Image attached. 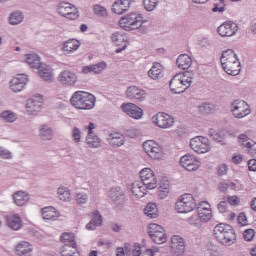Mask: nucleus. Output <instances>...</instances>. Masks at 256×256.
<instances>
[{
  "label": "nucleus",
  "mask_w": 256,
  "mask_h": 256,
  "mask_svg": "<svg viewBox=\"0 0 256 256\" xmlns=\"http://www.w3.org/2000/svg\"><path fill=\"white\" fill-rule=\"evenodd\" d=\"M220 63L227 75L235 77L241 73V62L232 49L224 51L220 57Z\"/></svg>",
  "instance_id": "nucleus-1"
},
{
  "label": "nucleus",
  "mask_w": 256,
  "mask_h": 256,
  "mask_svg": "<svg viewBox=\"0 0 256 256\" xmlns=\"http://www.w3.org/2000/svg\"><path fill=\"white\" fill-rule=\"evenodd\" d=\"M215 239L220 243V245H224V247H231V245H235L237 241V236L235 235V230L233 227L228 224H217L213 230Z\"/></svg>",
  "instance_id": "nucleus-2"
},
{
  "label": "nucleus",
  "mask_w": 256,
  "mask_h": 256,
  "mask_svg": "<svg viewBox=\"0 0 256 256\" xmlns=\"http://www.w3.org/2000/svg\"><path fill=\"white\" fill-rule=\"evenodd\" d=\"M191 83H193V73H178L170 80L169 87L172 93L181 95V93H185L191 87Z\"/></svg>",
  "instance_id": "nucleus-3"
},
{
  "label": "nucleus",
  "mask_w": 256,
  "mask_h": 256,
  "mask_svg": "<svg viewBox=\"0 0 256 256\" xmlns=\"http://www.w3.org/2000/svg\"><path fill=\"white\" fill-rule=\"evenodd\" d=\"M119 23L125 31H135V29L143 27L144 21L142 15L131 13L121 18Z\"/></svg>",
  "instance_id": "nucleus-4"
},
{
  "label": "nucleus",
  "mask_w": 256,
  "mask_h": 256,
  "mask_svg": "<svg viewBox=\"0 0 256 256\" xmlns=\"http://www.w3.org/2000/svg\"><path fill=\"white\" fill-rule=\"evenodd\" d=\"M197 208V202L191 194H183L175 203L177 213H191Z\"/></svg>",
  "instance_id": "nucleus-5"
},
{
  "label": "nucleus",
  "mask_w": 256,
  "mask_h": 256,
  "mask_svg": "<svg viewBox=\"0 0 256 256\" xmlns=\"http://www.w3.org/2000/svg\"><path fill=\"white\" fill-rule=\"evenodd\" d=\"M148 235H150V239H152L153 243H156L157 245L167 243V233H165V228L159 224H149Z\"/></svg>",
  "instance_id": "nucleus-6"
},
{
  "label": "nucleus",
  "mask_w": 256,
  "mask_h": 256,
  "mask_svg": "<svg viewBox=\"0 0 256 256\" xmlns=\"http://www.w3.org/2000/svg\"><path fill=\"white\" fill-rule=\"evenodd\" d=\"M231 112L236 119H243L251 115V107L244 100L236 99L231 103Z\"/></svg>",
  "instance_id": "nucleus-7"
},
{
  "label": "nucleus",
  "mask_w": 256,
  "mask_h": 256,
  "mask_svg": "<svg viewBox=\"0 0 256 256\" xmlns=\"http://www.w3.org/2000/svg\"><path fill=\"white\" fill-rule=\"evenodd\" d=\"M190 147L192 151L199 155L209 153L211 151V144L209 139L203 136H196L190 140Z\"/></svg>",
  "instance_id": "nucleus-8"
},
{
  "label": "nucleus",
  "mask_w": 256,
  "mask_h": 256,
  "mask_svg": "<svg viewBox=\"0 0 256 256\" xmlns=\"http://www.w3.org/2000/svg\"><path fill=\"white\" fill-rule=\"evenodd\" d=\"M180 165L186 171L193 173L195 171H198V169H201V160L199 159V157L188 153L180 158Z\"/></svg>",
  "instance_id": "nucleus-9"
},
{
  "label": "nucleus",
  "mask_w": 256,
  "mask_h": 256,
  "mask_svg": "<svg viewBox=\"0 0 256 256\" xmlns=\"http://www.w3.org/2000/svg\"><path fill=\"white\" fill-rule=\"evenodd\" d=\"M141 183H143L146 189L153 190L157 189V176H155V172L151 170V168H144L139 173Z\"/></svg>",
  "instance_id": "nucleus-10"
},
{
  "label": "nucleus",
  "mask_w": 256,
  "mask_h": 256,
  "mask_svg": "<svg viewBox=\"0 0 256 256\" xmlns=\"http://www.w3.org/2000/svg\"><path fill=\"white\" fill-rule=\"evenodd\" d=\"M143 149L151 159L159 161L163 157V148L153 140H147L144 142Z\"/></svg>",
  "instance_id": "nucleus-11"
},
{
  "label": "nucleus",
  "mask_w": 256,
  "mask_h": 256,
  "mask_svg": "<svg viewBox=\"0 0 256 256\" xmlns=\"http://www.w3.org/2000/svg\"><path fill=\"white\" fill-rule=\"evenodd\" d=\"M152 123L160 129H169L175 123V119L164 112H159L152 117Z\"/></svg>",
  "instance_id": "nucleus-12"
},
{
  "label": "nucleus",
  "mask_w": 256,
  "mask_h": 256,
  "mask_svg": "<svg viewBox=\"0 0 256 256\" xmlns=\"http://www.w3.org/2000/svg\"><path fill=\"white\" fill-rule=\"evenodd\" d=\"M198 217L202 223H209L213 219V210L211 204L207 201H201L197 206Z\"/></svg>",
  "instance_id": "nucleus-13"
},
{
  "label": "nucleus",
  "mask_w": 256,
  "mask_h": 256,
  "mask_svg": "<svg viewBox=\"0 0 256 256\" xmlns=\"http://www.w3.org/2000/svg\"><path fill=\"white\" fill-rule=\"evenodd\" d=\"M238 31L239 25L233 21H226L217 28L220 37H233Z\"/></svg>",
  "instance_id": "nucleus-14"
},
{
  "label": "nucleus",
  "mask_w": 256,
  "mask_h": 256,
  "mask_svg": "<svg viewBox=\"0 0 256 256\" xmlns=\"http://www.w3.org/2000/svg\"><path fill=\"white\" fill-rule=\"evenodd\" d=\"M108 197L110 201L115 205V207H118L121 209L123 205H125V191L121 189V187H114L108 192Z\"/></svg>",
  "instance_id": "nucleus-15"
},
{
  "label": "nucleus",
  "mask_w": 256,
  "mask_h": 256,
  "mask_svg": "<svg viewBox=\"0 0 256 256\" xmlns=\"http://www.w3.org/2000/svg\"><path fill=\"white\" fill-rule=\"evenodd\" d=\"M43 107V96L40 94L26 101V110L28 115H36Z\"/></svg>",
  "instance_id": "nucleus-16"
},
{
  "label": "nucleus",
  "mask_w": 256,
  "mask_h": 256,
  "mask_svg": "<svg viewBox=\"0 0 256 256\" xmlns=\"http://www.w3.org/2000/svg\"><path fill=\"white\" fill-rule=\"evenodd\" d=\"M126 97L130 101H136L137 103L143 102L147 97V92L137 86H130L126 90Z\"/></svg>",
  "instance_id": "nucleus-17"
},
{
  "label": "nucleus",
  "mask_w": 256,
  "mask_h": 256,
  "mask_svg": "<svg viewBox=\"0 0 256 256\" xmlns=\"http://www.w3.org/2000/svg\"><path fill=\"white\" fill-rule=\"evenodd\" d=\"M29 83V78L25 74H18L10 81V89L13 93H21L25 89V85Z\"/></svg>",
  "instance_id": "nucleus-18"
},
{
  "label": "nucleus",
  "mask_w": 256,
  "mask_h": 256,
  "mask_svg": "<svg viewBox=\"0 0 256 256\" xmlns=\"http://www.w3.org/2000/svg\"><path fill=\"white\" fill-rule=\"evenodd\" d=\"M121 109L128 117L139 120L143 117V109L134 103L122 104Z\"/></svg>",
  "instance_id": "nucleus-19"
},
{
  "label": "nucleus",
  "mask_w": 256,
  "mask_h": 256,
  "mask_svg": "<svg viewBox=\"0 0 256 256\" xmlns=\"http://www.w3.org/2000/svg\"><path fill=\"white\" fill-rule=\"evenodd\" d=\"M170 247L174 255L183 256L185 253V239L179 235L172 236Z\"/></svg>",
  "instance_id": "nucleus-20"
},
{
  "label": "nucleus",
  "mask_w": 256,
  "mask_h": 256,
  "mask_svg": "<svg viewBox=\"0 0 256 256\" xmlns=\"http://www.w3.org/2000/svg\"><path fill=\"white\" fill-rule=\"evenodd\" d=\"M91 220L86 224L87 231H97L103 225V215L99 210H94L90 214Z\"/></svg>",
  "instance_id": "nucleus-21"
},
{
  "label": "nucleus",
  "mask_w": 256,
  "mask_h": 256,
  "mask_svg": "<svg viewBox=\"0 0 256 256\" xmlns=\"http://www.w3.org/2000/svg\"><path fill=\"white\" fill-rule=\"evenodd\" d=\"M133 0H116L112 6V11L116 15H123L131 8Z\"/></svg>",
  "instance_id": "nucleus-22"
},
{
  "label": "nucleus",
  "mask_w": 256,
  "mask_h": 256,
  "mask_svg": "<svg viewBox=\"0 0 256 256\" xmlns=\"http://www.w3.org/2000/svg\"><path fill=\"white\" fill-rule=\"evenodd\" d=\"M105 69H107V62L101 61V62H98L97 64L84 66L82 68V73H85V74L94 73L95 75H99V74L103 73V71H105Z\"/></svg>",
  "instance_id": "nucleus-23"
},
{
  "label": "nucleus",
  "mask_w": 256,
  "mask_h": 256,
  "mask_svg": "<svg viewBox=\"0 0 256 256\" xmlns=\"http://www.w3.org/2000/svg\"><path fill=\"white\" fill-rule=\"evenodd\" d=\"M107 141L111 147H122L125 145V136L119 132H112L107 136Z\"/></svg>",
  "instance_id": "nucleus-24"
},
{
  "label": "nucleus",
  "mask_w": 256,
  "mask_h": 256,
  "mask_svg": "<svg viewBox=\"0 0 256 256\" xmlns=\"http://www.w3.org/2000/svg\"><path fill=\"white\" fill-rule=\"evenodd\" d=\"M41 215L44 221H56L60 217L59 211L53 206H47L41 209Z\"/></svg>",
  "instance_id": "nucleus-25"
},
{
  "label": "nucleus",
  "mask_w": 256,
  "mask_h": 256,
  "mask_svg": "<svg viewBox=\"0 0 256 256\" xmlns=\"http://www.w3.org/2000/svg\"><path fill=\"white\" fill-rule=\"evenodd\" d=\"M147 187L141 181H136L132 183L131 193L136 197V199L143 198L144 195H147Z\"/></svg>",
  "instance_id": "nucleus-26"
},
{
  "label": "nucleus",
  "mask_w": 256,
  "mask_h": 256,
  "mask_svg": "<svg viewBox=\"0 0 256 256\" xmlns=\"http://www.w3.org/2000/svg\"><path fill=\"white\" fill-rule=\"evenodd\" d=\"M86 144L90 149H99L101 147V138L93 132V129L88 130V134L86 136Z\"/></svg>",
  "instance_id": "nucleus-27"
},
{
  "label": "nucleus",
  "mask_w": 256,
  "mask_h": 256,
  "mask_svg": "<svg viewBox=\"0 0 256 256\" xmlns=\"http://www.w3.org/2000/svg\"><path fill=\"white\" fill-rule=\"evenodd\" d=\"M97 101V98H95V95L84 92V99L82 100V105L80 106V110L83 111H89L95 107V103Z\"/></svg>",
  "instance_id": "nucleus-28"
},
{
  "label": "nucleus",
  "mask_w": 256,
  "mask_h": 256,
  "mask_svg": "<svg viewBox=\"0 0 256 256\" xmlns=\"http://www.w3.org/2000/svg\"><path fill=\"white\" fill-rule=\"evenodd\" d=\"M15 251L16 255L19 256H31L33 254V246L27 241H22L16 246Z\"/></svg>",
  "instance_id": "nucleus-29"
},
{
  "label": "nucleus",
  "mask_w": 256,
  "mask_h": 256,
  "mask_svg": "<svg viewBox=\"0 0 256 256\" xmlns=\"http://www.w3.org/2000/svg\"><path fill=\"white\" fill-rule=\"evenodd\" d=\"M13 201L18 207H23L29 202V193L25 191H17L13 194Z\"/></svg>",
  "instance_id": "nucleus-30"
},
{
  "label": "nucleus",
  "mask_w": 256,
  "mask_h": 256,
  "mask_svg": "<svg viewBox=\"0 0 256 256\" xmlns=\"http://www.w3.org/2000/svg\"><path fill=\"white\" fill-rule=\"evenodd\" d=\"M6 223L13 231H19L21 229V217L18 214H10L6 216Z\"/></svg>",
  "instance_id": "nucleus-31"
},
{
  "label": "nucleus",
  "mask_w": 256,
  "mask_h": 256,
  "mask_svg": "<svg viewBox=\"0 0 256 256\" xmlns=\"http://www.w3.org/2000/svg\"><path fill=\"white\" fill-rule=\"evenodd\" d=\"M148 77L153 79V81H157L163 77V66L160 63H153L151 69L148 71Z\"/></svg>",
  "instance_id": "nucleus-32"
},
{
  "label": "nucleus",
  "mask_w": 256,
  "mask_h": 256,
  "mask_svg": "<svg viewBox=\"0 0 256 256\" xmlns=\"http://www.w3.org/2000/svg\"><path fill=\"white\" fill-rule=\"evenodd\" d=\"M65 5V10L67 11L65 19H69L70 21L79 19V9L69 2H65Z\"/></svg>",
  "instance_id": "nucleus-33"
},
{
  "label": "nucleus",
  "mask_w": 256,
  "mask_h": 256,
  "mask_svg": "<svg viewBox=\"0 0 256 256\" xmlns=\"http://www.w3.org/2000/svg\"><path fill=\"white\" fill-rule=\"evenodd\" d=\"M84 97L85 91H76L70 98V104L72 105V107H75V109H81Z\"/></svg>",
  "instance_id": "nucleus-34"
},
{
  "label": "nucleus",
  "mask_w": 256,
  "mask_h": 256,
  "mask_svg": "<svg viewBox=\"0 0 256 256\" xmlns=\"http://www.w3.org/2000/svg\"><path fill=\"white\" fill-rule=\"evenodd\" d=\"M176 65L185 71V69H189L191 65H193V60L187 54H181L178 56L176 60Z\"/></svg>",
  "instance_id": "nucleus-35"
},
{
  "label": "nucleus",
  "mask_w": 256,
  "mask_h": 256,
  "mask_svg": "<svg viewBox=\"0 0 256 256\" xmlns=\"http://www.w3.org/2000/svg\"><path fill=\"white\" fill-rule=\"evenodd\" d=\"M38 69V75L44 81H53V73L51 72V67L47 65H41Z\"/></svg>",
  "instance_id": "nucleus-36"
},
{
  "label": "nucleus",
  "mask_w": 256,
  "mask_h": 256,
  "mask_svg": "<svg viewBox=\"0 0 256 256\" xmlns=\"http://www.w3.org/2000/svg\"><path fill=\"white\" fill-rule=\"evenodd\" d=\"M111 41L116 47H121L127 44V36L121 32H114L111 35Z\"/></svg>",
  "instance_id": "nucleus-37"
},
{
  "label": "nucleus",
  "mask_w": 256,
  "mask_h": 256,
  "mask_svg": "<svg viewBox=\"0 0 256 256\" xmlns=\"http://www.w3.org/2000/svg\"><path fill=\"white\" fill-rule=\"evenodd\" d=\"M26 63H28L32 69H39V67H41V65H42L39 55H37L35 53L26 55Z\"/></svg>",
  "instance_id": "nucleus-38"
},
{
  "label": "nucleus",
  "mask_w": 256,
  "mask_h": 256,
  "mask_svg": "<svg viewBox=\"0 0 256 256\" xmlns=\"http://www.w3.org/2000/svg\"><path fill=\"white\" fill-rule=\"evenodd\" d=\"M24 18L25 17L23 16V12L14 11L10 14L8 22L10 23V25H20V23H23Z\"/></svg>",
  "instance_id": "nucleus-39"
},
{
  "label": "nucleus",
  "mask_w": 256,
  "mask_h": 256,
  "mask_svg": "<svg viewBox=\"0 0 256 256\" xmlns=\"http://www.w3.org/2000/svg\"><path fill=\"white\" fill-rule=\"evenodd\" d=\"M145 215L147 217H150V219H157L159 213L157 210V204L155 203H148L147 206L144 209Z\"/></svg>",
  "instance_id": "nucleus-40"
},
{
  "label": "nucleus",
  "mask_w": 256,
  "mask_h": 256,
  "mask_svg": "<svg viewBox=\"0 0 256 256\" xmlns=\"http://www.w3.org/2000/svg\"><path fill=\"white\" fill-rule=\"evenodd\" d=\"M227 133V130H215L210 129L209 130V136L213 141H218V143H221L223 139H225V135Z\"/></svg>",
  "instance_id": "nucleus-41"
},
{
  "label": "nucleus",
  "mask_w": 256,
  "mask_h": 256,
  "mask_svg": "<svg viewBox=\"0 0 256 256\" xmlns=\"http://www.w3.org/2000/svg\"><path fill=\"white\" fill-rule=\"evenodd\" d=\"M81 47V42L77 39H70L65 42V51L68 53H73V51H77Z\"/></svg>",
  "instance_id": "nucleus-42"
},
{
  "label": "nucleus",
  "mask_w": 256,
  "mask_h": 256,
  "mask_svg": "<svg viewBox=\"0 0 256 256\" xmlns=\"http://www.w3.org/2000/svg\"><path fill=\"white\" fill-rule=\"evenodd\" d=\"M65 247L66 252L69 251V249H75L77 248V242L75 241V234L74 233H66L65 234Z\"/></svg>",
  "instance_id": "nucleus-43"
},
{
  "label": "nucleus",
  "mask_w": 256,
  "mask_h": 256,
  "mask_svg": "<svg viewBox=\"0 0 256 256\" xmlns=\"http://www.w3.org/2000/svg\"><path fill=\"white\" fill-rule=\"evenodd\" d=\"M200 113H202V115H210V113L215 111V105L211 104V103H202L199 107H198Z\"/></svg>",
  "instance_id": "nucleus-44"
},
{
  "label": "nucleus",
  "mask_w": 256,
  "mask_h": 256,
  "mask_svg": "<svg viewBox=\"0 0 256 256\" xmlns=\"http://www.w3.org/2000/svg\"><path fill=\"white\" fill-rule=\"evenodd\" d=\"M143 4L146 11H155L159 5V0H143Z\"/></svg>",
  "instance_id": "nucleus-45"
},
{
  "label": "nucleus",
  "mask_w": 256,
  "mask_h": 256,
  "mask_svg": "<svg viewBox=\"0 0 256 256\" xmlns=\"http://www.w3.org/2000/svg\"><path fill=\"white\" fill-rule=\"evenodd\" d=\"M77 83V75L72 72H66L65 76V85H69L70 87H73Z\"/></svg>",
  "instance_id": "nucleus-46"
},
{
  "label": "nucleus",
  "mask_w": 256,
  "mask_h": 256,
  "mask_svg": "<svg viewBox=\"0 0 256 256\" xmlns=\"http://www.w3.org/2000/svg\"><path fill=\"white\" fill-rule=\"evenodd\" d=\"M93 11L95 15H98V17H107V8L99 5V4H95L93 6Z\"/></svg>",
  "instance_id": "nucleus-47"
},
{
  "label": "nucleus",
  "mask_w": 256,
  "mask_h": 256,
  "mask_svg": "<svg viewBox=\"0 0 256 256\" xmlns=\"http://www.w3.org/2000/svg\"><path fill=\"white\" fill-rule=\"evenodd\" d=\"M245 148L248 149V154L256 159V142L250 140L245 144Z\"/></svg>",
  "instance_id": "nucleus-48"
},
{
  "label": "nucleus",
  "mask_w": 256,
  "mask_h": 256,
  "mask_svg": "<svg viewBox=\"0 0 256 256\" xmlns=\"http://www.w3.org/2000/svg\"><path fill=\"white\" fill-rule=\"evenodd\" d=\"M207 255L209 256H221V252H219V246L215 244H209L207 246Z\"/></svg>",
  "instance_id": "nucleus-49"
},
{
  "label": "nucleus",
  "mask_w": 256,
  "mask_h": 256,
  "mask_svg": "<svg viewBox=\"0 0 256 256\" xmlns=\"http://www.w3.org/2000/svg\"><path fill=\"white\" fill-rule=\"evenodd\" d=\"M0 117H2V119L6 120L8 123H13V121H15V119H17V117L15 116V113L11 112V111H4L0 114Z\"/></svg>",
  "instance_id": "nucleus-50"
},
{
  "label": "nucleus",
  "mask_w": 256,
  "mask_h": 256,
  "mask_svg": "<svg viewBox=\"0 0 256 256\" xmlns=\"http://www.w3.org/2000/svg\"><path fill=\"white\" fill-rule=\"evenodd\" d=\"M158 196L160 199H167L169 196V184H165L164 186L159 187Z\"/></svg>",
  "instance_id": "nucleus-51"
},
{
  "label": "nucleus",
  "mask_w": 256,
  "mask_h": 256,
  "mask_svg": "<svg viewBox=\"0 0 256 256\" xmlns=\"http://www.w3.org/2000/svg\"><path fill=\"white\" fill-rule=\"evenodd\" d=\"M126 137H130V139H137V137H141V130L139 129H127L125 131Z\"/></svg>",
  "instance_id": "nucleus-52"
},
{
  "label": "nucleus",
  "mask_w": 256,
  "mask_h": 256,
  "mask_svg": "<svg viewBox=\"0 0 256 256\" xmlns=\"http://www.w3.org/2000/svg\"><path fill=\"white\" fill-rule=\"evenodd\" d=\"M89 201V196L86 193H78L76 195V203L78 205H85Z\"/></svg>",
  "instance_id": "nucleus-53"
},
{
  "label": "nucleus",
  "mask_w": 256,
  "mask_h": 256,
  "mask_svg": "<svg viewBox=\"0 0 256 256\" xmlns=\"http://www.w3.org/2000/svg\"><path fill=\"white\" fill-rule=\"evenodd\" d=\"M212 11L213 13H223V11H225V0H220L219 3H214Z\"/></svg>",
  "instance_id": "nucleus-54"
},
{
  "label": "nucleus",
  "mask_w": 256,
  "mask_h": 256,
  "mask_svg": "<svg viewBox=\"0 0 256 256\" xmlns=\"http://www.w3.org/2000/svg\"><path fill=\"white\" fill-rule=\"evenodd\" d=\"M40 137L43 141H49L52 139L53 133L51 132V129L40 130Z\"/></svg>",
  "instance_id": "nucleus-55"
},
{
  "label": "nucleus",
  "mask_w": 256,
  "mask_h": 256,
  "mask_svg": "<svg viewBox=\"0 0 256 256\" xmlns=\"http://www.w3.org/2000/svg\"><path fill=\"white\" fill-rule=\"evenodd\" d=\"M189 225H194V227H201V219L199 218V215H193L190 218H188Z\"/></svg>",
  "instance_id": "nucleus-56"
},
{
  "label": "nucleus",
  "mask_w": 256,
  "mask_h": 256,
  "mask_svg": "<svg viewBox=\"0 0 256 256\" xmlns=\"http://www.w3.org/2000/svg\"><path fill=\"white\" fill-rule=\"evenodd\" d=\"M243 237L246 241H253V239L255 238V230L253 229H246L243 232Z\"/></svg>",
  "instance_id": "nucleus-57"
},
{
  "label": "nucleus",
  "mask_w": 256,
  "mask_h": 256,
  "mask_svg": "<svg viewBox=\"0 0 256 256\" xmlns=\"http://www.w3.org/2000/svg\"><path fill=\"white\" fill-rule=\"evenodd\" d=\"M217 209L219 213H227V210L229 209V204L227 203V201H221L220 203H218Z\"/></svg>",
  "instance_id": "nucleus-58"
},
{
  "label": "nucleus",
  "mask_w": 256,
  "mask_h": 256,
  "mask_svg": "<svg viewBox=\"0 0 256 256\" xmlns=\"http://www.w3.org/2000/svg\"><path fill=\"white\" fill-rule=\"evenodd\" d=\"M240 202L241 201L239 200V197L234 195V196H228L226 203H229V205H232V206H237L239 205Z\"/></svg>",
  "instance_id": "nucleus-59"
},
{
  "label": "nucleus",
  "mask_w": 256,
  "mask_h": 256,
  "mask_svg": "<svg viewBox=\"0 0 256 256\" xmlns=\"http://www.w3.org/2000/svg\"><path fill=\"white\" fill-rule=\"evenodd\" d=\"M238 139H239V142L241 143L242 147H245V145H247V143H249V141H251L246 134H240Z\"/></svg>",
  "instance_id": "nucleus-60"
},
{
  "label": "nucleus",
  "mask_w": 256,
  "mask_h": 256,
  "mask_svg": "<svg viewBox=\"0 0 256 256\" xmlns=\"http://www.w3.org/2000/svg\"><path fill=\"white\" fill-rule=\"evenodd\" d=\"M72 137L75 141V143H79L81 141V130L74 129L72 133Z\"/></svg>",
  "instance_id": "nucleus-61"
},
{
  "label": "nucleus",
  "mask_w": 256,
  "mask_h": 256,
  "mask_svg": "<svg viewBox=\"0 0 256 256\" xmlns=\"http://www.w3.org/2000/svg\"><path fill=\"white\" fill-rule=\"evenodd\" d=\"M156 253H159V248L157 247H152L150 249H146L144 254L146 256H155Z\"/></svg>",
  "instance_id": "nucleus-62"
},
{
  "label": "nucleus",
  "mask_w": 256,
  "mask_h": 256,
  "mask_svg": "<svg viewBox=\"0 0 256 256\" xmlns=\"http://www.w3.org/2000/svg\"><path fill=\"white\" fill-rule=\"evenodd\" d=\"M0 157H2V159H11V152L0 147Z\"/></svg>",
  "instance_id": "nucleus-63"
},
{
  "label": "nucleus",
  "mask_w": 256,
  "mask_h": 256,
  "mask_svg": "<svg viewBox=\"0 0 256 256\" xmlns=\"http://www.w3.org/2000/svg\"><path fill=\"white\" fill-rule=\"evenodd\" d=\"M249 171H256V159H251L248 161Z\"/></svg>",
  "instance_id": "nucleus-64"
}]
</instances>
